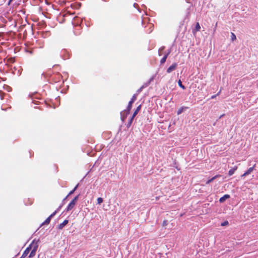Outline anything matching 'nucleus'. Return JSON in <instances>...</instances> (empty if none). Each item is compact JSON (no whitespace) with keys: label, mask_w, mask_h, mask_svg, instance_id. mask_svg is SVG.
Here are the masks:
<instances>
[{"label":"nucleus","mask_w":258,"mask_h":258,"mask_svg":"<svg viewBox=\"0 0 258 258\" xmlns=\"http://www.w3.org/2000/svg\"><path fill=\"white\" fill-rule=\"evenodd\" d=\"M40 242V240L36 239H34L31 244L30 245H31V251L29 255V258L33 257L36 254V252L37 250V248L38 247V244Z\"/></svg>","instance_id":"nucleus-1"},{"label":"nucleus","mask_w":258,"mask_h":258,"mask_svg":"<svg viewBox=\"0 0 258 258\" xmlns=\"http://www.w3.org/2000/svg\"><path fill=\"white\" fill-rule=\"evenodd\" d=\"M177 66V64L176 63H173L171 66H170L167 69V72L168 73H170L171 72H172V71L175 70V69L176 68Z\"/></svg>","instance_id":"nucleus-2"},{"label":"nucleus","mask_w":258,"mask_h":258,"mask_svg":"<svg viewBox=\"0 0 258 258\" xmlns=\"http://www.w3.org/2000/svg\"><path fill=\"white\" fill-rule=\"evenodd\" d=\"M31 250V245H29L25 250L24 252H23L22 255L21 256V257L20 258H24L25 256H26L28 255V254L29 253V252Z\"/></svg>","instance_id":"nucleus-3"},{"label":"nucleus","mask_w":258,"mask_h":258,"mask_svg":"<svg viewBox=\"0 0 258 258\" xmlns=\"http://www.w3.org/2000/svg\"><path fill=\"white\" fill-rule=\"evenodd\" d=\"M75 205H76V203H75L74 201H72L70 203L69 205L68 206V207L66 210V211L68 212V211L71 210L74 207Z\"/></svg>","instance_id":"nucleus-4"},{"label":"nucleus","mask_w":258,"mask_h":258,"mask_svg":"<svg viewBox=\"0 0 258 258\" xmlns=\"http://www.w3.org/2000/svg\"><path fill=\"white\" fill-rule=\"evenodd\" d=\"M68 222L69 221L68 220H64L63 222L58 225L57 229H62L68 223Z\"/></svg>","instance_id":"nucleus-5"},{"label":"nucleus","mask_w":258,"mask_h":258,"mask_svg":"<svg viewBox=\"0 0 258 258\" xmlns=\"http://www.w3.org/2000/svg\"><path fill=\"white\" fill-rule=\"evenodd\" d=\"M133 101H130L128 104V105H127V108H126V110L125 111V113H126V114H129L130 113V111L132 107V104H133Z\"/></svg>","instance_id":"nucleus-6"},{"label":"nucleus","mask_w":258,"mask_h":258,"mask_svg":"<svg viewBox=\"0 0 258 258\" xmlns=\"http://www.w3.org/2000/svg\"><path fill=\"white\" fill-rule=\"evenodd\" d=\"M237 169V166H234L233 168H232L231 169H230L229 171H228V175L229 176H231L232 175L235 171Z\"/></svg>","instance_id":"nucleus-7"},{"label":"nucleus","mask_w":258,"mask_h":258,"mask_svg":"<svg viewBox=\"0 0 258 258\" xmlns=\"http://www.w3.org/2000/svg\"><path fill=\"white\" fill-rule=\"evenodd\" d=\"M229 198L230 196L229 195H225L219 199V202L220 203H223L226 199H229Z\"/></svg>","instance_id":"nucleus-8"},{"label":"nucleus","mask_w":258,"mask_h":258,"mask_svg":"<svg viewBox=\"0 0 258 258\" xmlns=\"http://www.w3.org/2000/svg\"><path fill=\"white\" fill-rule=\"evenodd\" d=\"M141 105H140L138 106V107L137 108V109L134 112V113L132 115L133 118H134L136 116V115L138 114V112L141 110Z\"/></svg>","instance_id":"nucleus-9"},{"label":"nucleus","mask_w":258,"mask_h":258,"mask_svg":"<svg viewBox=\"0 0 258 258\" xmlns=\"http://www.w3.org/2000/svg\"><path fill=\"white\" fill-rule=\"evenodd\" d=\"M169 53L170 51H168V53L164 56L160 61L161 63H164L166 61V58Z\"/></svg>","instance_id":"nucleus-10"},{"label":"nucleus","mask_w":258,"mask_h":258,"mask_svg":"<svg viewBox=\"0 0 258 258\" xmlns=\"http://www.w3.org/2000/svg\"><path fill=\"white\" fill-rule=\"evenodd\" d=\"M78 186V184H77V185L74 187V188L69 192V194H68V196H67L64 199V200H66L69 196L71 195L72 194H73L75 192V191L77 189V188Z\"/></svg>","instance_id":"nucleus-11"},{"label":"nucleus","mask_w":258,"mask_h":258,"mask_svg":"<svg viewBox=\"0 0 258 258\" xmlns=\"http://www.w3.org/2000/svg\"><path fill=\"white\" fill-rule=\"evenodd\" d=\"M50 219H51V218L48 217L45 221L44 222H43L41 226H42L43 225H44V224H48L49 223H50Z\"/></svg>","instance_id":"nucleus-12"},{"label":"nucleus","mask_w":258,"mask_h":258,"mask_svg":"<svg viewBox=\"0 0 258 258\" xmlns=\"http://www.w3.org/2000/svg\"><path fill=\"white\" fill-rule=\"evenodd\" d=\"M254 169V167H250L245 172V174H247V175H249V174H250L253 170Z\"/></svg>","instance_id":"nucleus-13"},{"label":"nucleus","mask_w":258,"mask_h":258,"mask_svg":"<svg viewBox=\"0 0 258 258\" xmlns=\"http://www.w3.org/2000/svg\"><path fill=\"white\" fill-rule=\"evenodd\" d=\"M200 29H201V26H200L199 23H197L196 25V27H195L196 31H200Z\"/></svg>","instance_id":"nucleus-14"},{"label":"nucleus","mask_w":258,"mask_h":258,"mask_svg":"<svg viewBox=\"0 0 258 258\" xmlns=\"http://www.w3.org/2000/svg\"><path fill=\"white\" fill-rule=\"evenodd\" d=\"M108 23H109V20H108V18H107V17L105 18L104 20V25L107 26Z\"/></svg>","instance_id":"nucleus-15"},{"label":"nucleus","mask_w":258,"mask_h":258,"mask_svg":"<svg viewBox=\"0 0 258 258\" xmlns=\"http://www.w3.org/2000/svg\"><path fill=\"white\" fill-rule=\"evenodd\" d=\"M178 85L181 87L182 89H184L185 87L182 84L181 81L180 80H178Z\"/></svg>","instance_id":"nucleus-16"},{"label":"nucleus","mask_w":258,"mask_h":258,"mask_svg":"<svg viewBox=\"0 0 258 258\" xmlns=\"http://www.w3.org/2000/svg\"><path fill=\"white\" fill-rule=\"evenodd\" d=\"M137 94H134L133 96H132V98L131 100V101H133V102L134 103L135 100L137 99Z\"/></svg>","instance_id":"nucleus-17"},{"label":"nucleus","mask_w":258,"mask_h":258,"mask_svg":"<svg viewBox=\"0 0 258 258\" xmlns=\"http://www.w3.org/2000/svg\"><path fill=\"white\" fill-rule=\"evenodd\" d=\"M183 107H181L180 108H179L177 111V114L179 115L180 114H181L183 111Z\"/></svg>","instance_id":"nucleus-18"},{"label":"nucleus","mask_w":258,"mask_h":258,"mask_svg":"<svg viewBox=\"0 0 258 258\" xmlns=\"http://www.w3.org/2000/svg\"><path fill=\"white\" fill-rule=\"evenodd\" d=\"M236 37L235 35L233 33H231V40L232 41H234L236 40Z\"/></svg>","instance_id":"nucleus-19"},{"label":"nucleus","mask_w":258,"mask_h":258,"mask_svg":"<svg viewBox=\"0 0 258 258\" xmlns=\"http://www.w3.org/2000/svg\"><path fill=\"white\" fill-rule=\"evenodd\" d=\"M134 118H133V116H132V117L131 118L128 123V124L127 125V126L128 127L129 126H130V125H131V124L132 123V122H133V120L134 119Z\"/></svg>","instance_id":"nucleus-20"},{"label":"nucleus","mask_w":258,"mask_h":258,"mask_svg":"<svg viewBox=\"0 0 258 258\" xmlns=\"http://www.w3.org/2000/svg\"><path fill=\"white\" fill-rule=\"evenodd\" d=\"M97 203H98V204H100L101 203H102V202H103V199H102V198H98L97 199Z\"/></svg>","instance_id":"nucleus-21"},{"label":"nucleus","mask_w":258,"mask_h":258,"mask_svg":"<svg viewBox=\"0 0 258 258\" xmlns=\"http://www.w3.org/2000/svg\"><path fill=\"white\" fill-rule=\"evenodd\" d=\"M228 225V222L227 221H225L221 224V225L222 226H226Z\"/></svg>","instance_id":"nucleus-22"},{"label":"nucleus","mask_w":258,"mask_h":258,"mask_svg":"<svg viewBox=\"0 0 258 258\" xmlns=\"http://www.w3.org/2000/svg\"><path fill=\"white\" fill-rule=\"evenodd\" d=\"M79 195L76 196L72 201H74L75 203H76V202L77 201V200L79 199Z\"/></svg>","instance_id":"nucleus-23"},{"label":"nucleus","mask_w":258,"mask_h":258,"mask_svg":"<svg viewBox=\"0 0 258 258\" xmlns=\"http://www.w3.org/2000/svg\"><path fill=\"white\" fill-rule=\"evenodd\" d=\"M57 213V211H55L53 213H52L49 217L51 218L53 217Z\"/></svg>","instance_id":"nucleus-24"},{"label":"nucleus","mask_w":258,"mask_h":258,"mask_svg":"<svg viewBox=\"0 0 258 258\" xmlns=\"http://www.w3.org/2000/svg\"><path fill=\"white\" fill-rule=\"evenodd\" d=\"M221 176L220 175H216V176H214L212 178V180H214V179H215L216 178L218 177H220Z\"/></svg>","instance_id":"nucleus-25"},{"label":"nucleus","mask_w":258,"mask_h":258,"mask_svg":"<svg viewBox=\"0 0 258 258\" xmlns=\"http://www.w3.org/2000/svg\"><path fill=\"white\" fill-rule=\"evenodd\" d=\"M212 181H213V180H212V178L208 180L207 182H206V184H209L211 182H212Z\"/></svg>","instance_id":"nucleus-26"},{"label":"nucleus","mask_w":258,"mask_h":258,"mask_svg":"<svg viewBox=\"0 0 258 258\" xmlns=\"http://www.w3.org/2000/svg\"><path fill=\"white\" fill-rule=\"evenodd\" d=\"M167 225V221H164L163 223V226H165Z\"/></svg>","instance_id":"nucleus-27"},{"label":"nucleus","mask_w":258,"mask_h":258,"mask_svg":"<svg viewBox=\"0 0 258 258\" xmlns=\"http://www.w3.org/2000/svg\"><path fill=\"white\" fill-rule=\"evenodd\" d=\"M61 207H62V205H60V206L57 208V209L56 211H57V212L58 210H59V209L61 208Z\"/></svg>","instance_id":"nucleus-28"},{"label":"nucleus","mask_w":258,"mask_h":258,"mask_svg":"<svg viewBox=\"0 0 258 258\" xmlns=\"http://www.w3.org/2000/svg\"><path fill=\"white\" fill-rule=\"evenodd\" d=\"M163 49V48H162V49H159V55H161V54L160 53V52H161V51Z\"/></svg>","instance_id":"nucleus-29"},{"label":"nucleus","mask_w":258,"mask_h":258,"mask_svg":"<svg viewBox=\"0 0 258 258\" xmlns=\"http://www.w3.org/2000/svg\"><path fill=\"white\" fill-rule=\"evenodd\" d=\"M246 175H247V174H245V173H244V174H243L241 176V177H244V176H246Z\"/></svg>","instance_id":"nucleus-30"},{"label":"nucleus","mask_w":258,"mask_h":258,"mask_svg":"<svg viewBox=\"0 0 258 258\" xmlns=\"http://www.w3.org/2000/svg\"><path fill=\"white\" fill-rule=\"evenodd\" d=\"M29 97H30L31 99H33L32 95L30 94V95H29Z\"/></svg>","instance_id":"nucleus-31"},{"label":"nucleus","mask_w":258,"mask_h":258,"mask_svg":"<svg viewBox=\"0 0 258 258\" xmlns=\"http://www.w3.org/2000/svg\"><path fill=\"white\" fill-rule=\"evenodd\" d=\"M216 95H213L211 97L212 99L215 98L216 97Z\"/></svg>","instance_id":"nucleus-32"},{"label":"nucleus","mask_w":258,"mask_h":258,"mask_svg":"<svg viewBox=\"0 0 258 258\" xmlns=\"http://www.w3.org/2000/svg\"><path fill=\"white\" fill-rule=\"evenodd\" d=\"M221 91H220L217 94V95H218L220 93Z\"/></svg>","instance_id":"nucleus-33"},{"label":"nucleus","mask_w":258,"mask_h":258,"mask_svg":"<svg viewBox=\"0 0 258 258\" xmlns=\"http://www.w3.org/2000/svg\"><path fill=\"white\" fill-rule=\"evenodd\" d=\"M221 91H220L217 94V95H218L220 93Z\"/></svg>","instance_id":"nucleus-34"},{"label":"nucleus","mask_w":258,"mask_h":258,"mask_svg":"<svg viewBox=\"0 0 258 258\" xmlns=\"http://www.w3.org/2000/svg\"><path fill=\"white\" fill-rule=\"evenodd\" d=\"M121 119H122V120L123 121H124V118H123V117H121Z\"/></svg>","instance_id":"nucleus-35"},{"label":"nucleus","mask_w":258,"mask_h":258,"mask_svg":"<svg viewBox=\"0 0 258 258\" xmlns=\"http://www.w3.org/2000/svg\"><path fill=\"white\" fill-rule=\"evenodd\" d=\"M12 1V0H10L9 3H10Z\"/></svg>","instance_id":"nucleus-36"},{"label":"nucleus","mask_w":258,"mask_h":258,"mask_svg":"<svg viewBox=\"0 0 258 258\" xmlns=\"http://www.w3.org/2000/svg\"><path fill=\"white\" fill-rule=\"evenodd\" d=\"M136 5H137V4H134V7H136Z\"/></svg>","instance_id":"nucleus-37"}]
</instances>
